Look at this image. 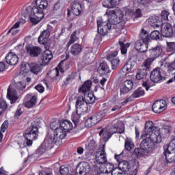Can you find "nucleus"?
Returning a JSON list of instances; mask_svg holds the SVG:
<instances>
[{
	"instance_id": "43",
	"label": "nucleus",
	"mask_w": 175,
	"mask_h": 175,
	"mask_svg": "<svg viewBox=\"0 0 175 175\" xmlns=\"http://www.w3.org/2000/svg\"><path fill=\"white\" fill-rule=\"evenodd\" d=\"M122 85L131 90L133 88V82L131 80H126L123 82Z\"/></svg>"
},
{
	"instance_id": "4",
	"label": "nucleus",
	"mask_w": 175,
	"mask_h": 175,
	"mask_svg": "<svg viewBox=\"0 0 175 175\" xmlns=\"http://www.w3.org/2000/svg\"><path fill=\"white\" fill-rule=\"evenodd\" d=\"M50 126L51 129L54 131L53 136H51L53 144L54 143L59 142V140H62V139H65V137L66 136V131L61 127L59 120L51 122Z\"/></svg>"
},
{
	"instance_id": "29",
	"label": "nucleus",
	"mask_w": 175,
	"mask_h": 175,
	"mask_svg": "<svg viewBox=\"0 0 175 175\" xmlns=\"http://www.w3.org/2000/svg\"><path fill=\"white\" fill-rule=\"evenodd\" d=\"M124 42H125V38H122L119 40L121 54H122V55H125V54L128 53V49H129V47L131 46V43L128 42L124 44Z\"/></svg>"
},
{
	"instance_id": "6",
	"label": "nucleus",
	"mask_w": 175,
	"mask_h": 175,
	"mask_svg": "<svg viewBox=\"0 0 175 175\" xmlns=\"http://www.w3.org/2000/svg\"><path fill=\"white\" fill-rule=\"evenodd\" d=\"M164 155L168 163H173L175 162V138L170 142L168 144L163 146Z\"/></svg>"
},
{
	"instance_id": "46",
	"label": "nucleus",
	"mask_w": 175,
	"mask_h": 175,
	"mask_svg": "<svg viewBox=\"0 0 175 175\" xmlns=\"http://www.w3.org/2000/svg\"><path fill=\"white\" fill-rule=\"evenodd\" d=\"M61 175H68L69 174V168L65 165H62L59 168Z\"/></svg>"
},
{
	"instance_id": "21",
	"label": "nucleus",
	"mask_w": 175,
	"mask_h": 175,
	"mask_svg": "<svg viewBox=\"0 0 175 175\" xmlns=\"http://www.w3.org/2000/svg\"><path fill=\"white\" fill-rule=\"evenodd\" d=\"M7 97L10 99L11 103H14V102L18 99L17 92L16 91V89L13 88V85H10L8 88Z\"/></svg>"
},
{
	"instance_id": "58",
	"label": "nucleus",
	"mask_w": 175,
	"mask_h": 175,
	"mask_svg": "<svg viewBox=\"0 0 175 175\" xmlns=\"http://www.w3.org/2000/svg\"><path fill=\"white\" fill-rule=\"evenodd\" d=\"M115 129H116V131H113V133H124L125 132V129H124V127H116L115 128Z\"/></svg>"
},
{
	"instance_id": "1",
	"label": "nucleus",
	"mask_w": 175,
	"mask_h": 175,
	"mask_svg": "<svg viewBox=\"0 0 175 175\" xmlns=\"http://www.w3.org/2000/svg\"><path fill=\"white\" fill-rule=\"evenodd\" d=\"M144 129L145 133L141 135V139H143V140L140 143L139 148L134 150L133 154L137 158L150 157L155 150V144H159L162 142L161 129L156 126L154 122L147 121Z\"/></svg>"
},
{
	"instance_id": "33",
	"label": "nucleus",
	"mask_w": 175,
	"mask_h": 175,
	"mask_svg": "<svg viewBox=\"0 0 175 175\" xmlns=\"http://www.w3.org/2000/svg\"><path fill=\"white\" fill-rule=\"evenodd\" d=\"M143 43L142 40H138L135 42L134 47L137 51H140V53H146L148 49L146 47V44H143ZM143 47H145V49Z\"/></svg>"
},
{
	"instance_id": "23",
	"label": "nucleus",
	"mask_w": 175,
	"mask_h": 175,
	"mask_svg": "<svg viewBox=\"0 0 175 175\" xmlns=\"http://www.w3.org/2000/svg\"><path fill=\"white\" fill-rule=\"evenodd\" d=\"M42 64L44 66L46 65H49L50 64V61L53 59V53L50 50H46L42 55L41 57Z\"/></svg>"
},
{
	"instance_id": "14",
	"label": "nucleus",
	"mask_w": 175,
	"mask_h": 175,
	"mask_svg": "<svg viewBox=\"0 0 175 175\" xmlns=\"http://www.w3.org/2000/svg\"><path fill=\"white\" fill-rule=\"evenodd\" d=\"M100 121H102V115L100 113H95L86 120L85 125L87 128H92L94 125L99 124Z\"/></svg>"
},
{
	"instance_id": "10",
	"label": "nucleus",
	"mask_w": 175,
	"mask_h": 175,
	"mask_svg": "<svg viewBox=\"0 0 175 175\" xmlns=\"http://www.w3.org/2000/svg\"><path fill=\"white\" fill-rule=\"evenodd\" d=\"M98 32L100 35L105 36L111 29V23L109 21L103 22L102 21H97Z\"/></svg>"
},
{
	"instance_id": "52",
	"label": "nucleus",
	"mask_w": 175,
	"mask_h": 175,
	"mask_svg": "<svg viewBox=\"0 0 175 175\" xmlns=\"http://www.w3.org/2000/svg\"><path fill=\"white\" fill-rule=\"evenodd\" d=\"M117 55H118V51H115L107 57V59L108 61L110 59H116V57H117Z\"/></svg>"
},
{
	"instance_id": "20",
	"label": "nucleus",
	"mask_w": 175,
	"mask_h": 175,
	"mask_svg": "<svg viewBox=\"0 0 175 175\" xmlns=\"http://www.w3.org/2000/svg\"><path fill=\"white\" fill-rule=\"evenodd\" d=\"M116 169H114V165L110 163H104L103 164H101L99 167V172L102 174H109V173H111L114 172Z\"/></svg>"
},
{
	"instance_id": "38",
	"label": "nucleus",
	"mask_w": 175,
	"mask_h": 175,
	"mask_svg": "<svg viewBox=\"0 0 175 175\" xmlns=\"http://www.w3.org/2000/svg\"><path fill=\"white\" fill-rule=\"evenodd\" d=\"M81 118V113L77 111L76 109V112H73L72 113V120L74 124H77V122H80V118Z\"/></svg>"
},
{
	"instance_id": "2",
	"label": "nucleus",
	"mask_w": 175,
	"mask_h": 175,
	"mask_svg": "<svg viewBox=\"0 0 175 175\" xmlns=\"http://www.w3.org/2000/svg\"><path fill=\"white\" fill-rule=\"evenodd\" d=\"M36 6L33 7L29 12V19L31 23L34 25L38 24L40 21H42L44 17V12L43 10L47 9L49 6V1L47 0H36Z\"/></svg>"
},
{
	"instance_id": "16",
	"label": "nucleus",
	"mask_w": 175,
	"mask_h": 175,
	"mask_svg": "<svg viewBox=\"0 0 175 175\" xmlns=\"http://www.w3.org/2000/svg\"><path fill=\"white\" fill-rule=\"evenodd\" d=\"M96 162L99 165H103L107 162V154L105 151V148H102L100 151H98L95 156Z\"/></svg>"
},
{
	"instance_id": "39",
	"label": "nucleus",
	"mask_w": 175,
	"mask_h": 175,
	"mask_svg": "<svg viewBox=\"0 0 175 175\" xmlns=\"http://www.w3.org/2000/svg\"><path fill=\"white\" fill-rule=\"evenodd\" d=\"M146 94L144 90L142 88H139L132 94L133 98H140V96H143Z\"/></svg>"
},
{
	"instance_id": "32",
	"label": "nucleus",
	"mask_w": 175,
	"mask_h": 175,
	"mask_svg": "<svg viewBox=\"0 0 175 175\" xmlns=\"http://www.w3.org/2000/svg\"><path fill=\"white\" fill-rule=\"evenodd\" d=\"M30 71L34 75H38L42 72V65L36 63H31L29 64Z\"/></svg>"
},
{
	"instance_id": "49",
	"label": "nucleus",
	"mask_w": 175,
	"mask_h": 175,
	"mask_svg": "<svg viewBox=\"0 0 175 175\" xmlns=\"http://www.w3.org/2000/svg\"><path fill=\"white\" fill-rule=\"evenodd\" d=\"M14 87L16 89V90H24L26 87L25 83H23V82H17L14 85Z\"/></svg>"
},
{
	"instance_id": "7",
	"label": "nucleus",
	"mask_w": 175,
	"mask_h": 175,
	"mask_svg": "<svg viewBox=\"0 0 175 175\" xmlns=\"http://www.w3.org/2000/svg\"><path fill=\"white\" fill-rule=\"evenodd\" d=\"M105 14L108 16L109 23L112 25H117L124 20V12L120 10H107Z\"/></svg>"
},
{
	"instance_id": "55",
	"label": "nucleus",
	"mask_w": 175,
	"mask_h": 175,
	"mask_svg": "<svg viewBox=\"0 0 175 175\" xmlns=\"http://www.w3.org/2000/svg\"><path fill=\"white\" fill-rule=\"evenodd\" d=\"M103 6L108 9L111 8V4L110 0H104L103 2Z\"/></svg>"
},
{
	"instance_id": "5",
	"label": "nucleus",
	"mask_w": 175,
	"mask_h": 175,
	"mask_svg": "<svg viewBox=\"0 0 175 175\" xmlns=\"http://www.w3.org/2000/svg\"><path fill=\"white\" fill-rule=\"evenodd\" d=\"M38 133L39 130L38 129V124H36V122H33L27 129L26 133L24 135V137L27 140V146H32V140H36V139H38Z\"/></svg>"
},
{
	"instance_id": "17",
	"label": "nucleus",
	"mask_w": 175,
	"mask_h": 175,
	"mask_svg": "<svg viewBox=\"0 0 175 175\" xmlns=\"http://www.w3.org/2000/svg\"><path fill=\"white\" fill-rule=\"evenodd\" d=\"M91 171V165H90V163L86 161H83L79 167H77V173H79V174H88Z\"/></svg>"
},
{
	"instance_id": "44",
	"label": "nucleus",
	"mask_w": 175,
	"mask_h": 175,
	"mask_svg": "<svg viewBox=\"0 0 175 175\" xmlns=\"http://www.w3.org/2000/svg\"><path fill=\"white\" fill-rule=\"evenodd\" d=\"M76 31H73L70 36V38L69 42H68V46H70V44H73L77 40V37L76 36Z\"/></svg>"
},
{
	"instance_id": "47",
	"label": "nucleus",
	"mask_w": 175,
	"mask_h": 175,
	"mask_svg": "<svg viewBox=\"0 0 175 175\" xmlns=\"http://www.w3.org/2000/svg\"><path fill=\"white\" fill-rule=\"evenodd\" d=\"M150 38L153 40H159V32L157 30H154L150 33Z\"/></svg>"
},
{
	"instance_id": "61",
	"label": "nucleus",
	"mask_w": 175,
	"mask_h": 175,
	"mask_svg": "<svg viewBox=\"0 0 175 175\" xmlns=\"http://www.w3.org/2000/svg\"><path fill=\"white\" fill-rule=\"evenodd\" d=\"M111 8H116L118 3H120V0H110Z\"/></svg>"
},
{
	"instance_id": "48",
	"label": "nucleus",
	"mask_w": 175,
	"mask_h": 175,
	"mask_svg": "<svg viewBox=\"0 0 175 175\" xmlns=\"http://www.w3.org/2000/svg\"><path fill=\"white\" fill-rule=\"evenodd\" d=\"M89 150H94L96 147V142L94 139H90L88 143Z\"/></svg>"
},
{
	"instance_id": "59",
	"label": "nucleus",
	"mask_w": 175,
	"mask_h": 175,
	"mask_svg": "<svg viewBox=\"0 0 175 175\" xmlns=\"http://www.w3.org/2000/svg\"><path fill=\"white\" fill-rule=\"evenodd\" d=\"M21 114H23V111H21V108L18 107L14 114V118H18Z\"/></svg>"
},
{
	"instance_id": "11",
	"label": "nucleus",
	"mask_w": 175,
	"mask_h": 175,
	"mask_svg": "<svg viewBox=\"0 0 175 175\" xmlns=\"http://www.w3.org/2000/svg\"><path fill=\"white\" fill-rule=\"evenodd\" d=\"M77 111L79 113H87L88 111V104L84 101V97L79 96L75 103Z\"/></svg>"
},
{
	"instance_id": "42",
	"label": "nucleus",
	"mask_w": 175,
	"mask_h": 175,
	"mask_svg": "<svg viewBox=\"0 0 175 175\" xmlns=\"http://www.w3.org/2000/svg\"><path fill=\"white\" fill-rule=\"evenodd\" d=\"M108 61H110L111 64V69H113V70L117 69V67L120 65V59L118 58L111 59Z\"/></svg>"
},
{
	"instance_id": "28",
	"label": "nucleus",
	"mask_w": 175,
	"mask_h": 175,
	"mask_svg": "<svg viewBox=\"0 0 175 175\" xmlns=\"http://www.w3.org/2000/svg\"><path fill=\"white\" fill-rule=\"evenodd\" d=\"M71 10L72 13L75 14V16H80L81 14V4L77 1H74L71 4Z\"/></svg>"
},
{
	"instance_id": "62",
	"label": "nucleus",
	"mask_w": 175,
	"mask_h": 175,
	"mask_svg": "<svg viewBox=\"0 0 175 175\" xmlns=\"http://www.w3.org/2000/svg\"><path fill=\"white\" fill-rule=\"evenodd\" d=\"M36 90L38 91V92H43L44 91V88L42 85H37L35 87Z\"/></svg>"
},
{
	"instance_id": "56",
	"label": "nucleus",
	"mask_w": 175,
	"mask_h": 175,
	"mask_svg": "<svg viewBox=\"0 0 175 175\" xmlns=\"http://www.w3.org/2000/svg\"><path fill=\"white\" fill-rule=\"evenodd\" d=\"M126 75H128L126 71H124L123 68H122L119 72L120 79H125L126 77Z\"/></svg>"
},
{
	"instance_id": "15",
	"label": "nucleus",
	"mask_w": 175,
	"mask_h": 175,
	"mask_svg": "<svg viewBox=\"0 0 175 175\" xmlns=\"http://www.w3.org/2000/svg\"><path fill=\"white\" fill-rule=\"evenodd\" d=\"M161 33L164 38H172L173 36V27L169 23L161 25Z\"/></svg>"
},
{
	"instance_id": "53",
	"label": "nucleus",
	"mask_w": 175,
	"mask_h": 175,
	"mask_svg": "<svg viewBox=\"0 0 175 175\" xmlns=\"http://www.w3.org/2000/svg\"><path fill=\"white\" fill-rule=\"evenodd\" d=\"M138 3H140V5H144V6H148L151 2H152V0H137Z\"/></svg>"
},
{
	"instance_id": "3",
	"label": "nucleus",
	"mask_w": 175,
	"mask_h": 175,
	"mask_svg": "<svg viewBox=\"0 0 175 175\" xmlns=\"http://www.w3.org/2000/svg\"><path fill=\"white\" fill-rule=\"evenodd\" d=\"M91 87H92V81H91V80H88L85 81L82 85V87L79 89V92L81 95H84L83 100L88 105H91V103H94V102H95L94 94L90 93Z\"/></svg>"
},
{
	"instance_id": "40",
	"label": "nucleus",
	"mask_w": 175,
	"mask_h": 175,
	"mask_svg": "<svg viewBox=\"0 0 175 175\" xmlns=\"http://www.w3.org/2000/svg\"><path fill=\"white\" fill-rule=\"evenodd\" d=\"M124 147L127 150V151H131V150H132L135 147V144H133L132 139H126V140L125 141Z\"/></svg>"
},
{
	"instance_id": "25",
	"label": "nucleus",
	"mask_w": 175,
	"mask_h": 175,
	"mask_svg": "<svg viewBox=\"0 0 175 175\" xmlns=\"http://www.w3.org/2000/svg\"><path fill=\"white\" fill-rule=\"evenodd\" d=\"M5 61L8 65H17V62H18V56H17L16 53L10 52L5 57Z\"/></svg>"
},
{
	"instance_id": "63",
	"label": "nucleus",
	"mask_w": 175,
	"mask_h": 175,
	"mask_svg": "<svg viewBox=\"0 0 175 175\" xmlns=\"http://www.w3.org/2000/svg\"><path fill=\"white\" fill-rule=\"evenodd\" d=\"M39 175H53V172L50 170L42 171Z\"/></svg>"
},
{
	"instance_id": "9",
	"label": "nucleus",
	"mask_w": 175,
	"mask_h": 175,
	"mask_svg": "<svg viewBox=\"0 0 175 175\" xmlns=\"http://www.w3.org/2000/svg\"><path fill=\"white\" fill-rule=\"evenodd\" d=\"M163 52V49H162V46L157 45L155 47H153L146 51V55L148 58H151L154 61L156 60L157 58L161 57L162 55V53Z\"/></svg>"
},
{
	"instance_id": "35",
	"label": "nucleus",
	"mask_w": 175,
	"mask_h": 175,
	"mask_svg": "<svg viewBox=\"0 0 175 175\" xmlns=\"http://www.w3.org/2000/svg\"><path fill=\"white\" fill-rule=\"evenodd\" d=\"M166 51L167 53H171L175 54V42H166Z\"/></svg>"
},
{
	"instance_id": "64",
	"label": "nucleus",
	"mask_w": 175,
	"mask_h": 175,
	"mask_svg": "<svg viewBox=\"0 0 175 175\" xmlns=\"http://www.w3.org/2000/svg\"><path fill=\"white\" fill-rule=\"evenodd\" d=\"M121 109V105H116L115 106H113L111 111H117V110H120Z\"/></svg>"
},
{
	"instance_id": "60",
	"label": "nucleus",
	"mask_w": 175,
	"mask_h": 175,
	"mask_svg": "<svg viewBox=\"0 0 175 175\" xmlns=\"http://www.w3.org/2000/svg\"><path fill=\"white\" fill-rule=\"evenodd\" d=\"M0 109H2L3 111L8 109V104L6 103V101L3 100L0 103Z\"/></svg>"
},
{
	"instance_id": "26",
	"label": "nucleus",
	"mask_w": 175,
	"mask_h": 175,
	"mask_svg": "<svg viewBox=\"0 0 175 175\" xmlns=\"http://www.w3.org/2000/svg\"><path fill=\"white\" fill-rule=\"evenodd\" d=\"M83 51V45L79 44V43H75L73 44L70 50V54L72 55H74V57H77V55H80V53Z\"/></svg>"
},
{
	"instance_id": "12",
	"label": "nucleus",
	"mask_w": 175,
	"mask_h": 175,
	"mask_svg": "<svg viewBox=\"0 0 175 175\" xmlns=\"http://www.w3.org/2000/svg\"><path fill=\"white\" fill-rule=\"evenodd\" d=\"M152 109L154 113L157 114L162 113V111H165L167 109V103H166V100H157L152 105Z\"/></svg>"
},
{
	"instance_id": "13",
	"label": "nucleus",
	"mask_w": 175,
	"mask_h": 175,
	"mask_svg": "<svg viewBox=\"0 0 175 175\" xmlns=\"http://www.w3.org/2000/svg\"><path fill=\"white\" fill-rule=\"evenodd\" d=\"M53 28L51 25H48L47 29L44 30L38 37V43L40 44H46L49 42V38H50V33H51Z\"/></svg>"
},
{
	"instance_id": "45",
	"label": "nucleus",
	"mask_w": 175,
	"mask_h": 175,
	"mask_svg": "<svg viewBox=\"0 0 175 175\" xmlns=\"http://www.w3.org/2000/svg\"><path fill=\"white\" fill-rule=\"evenodd\" d=\"M154 60L151 57H148L146 60L144 61L143 65L146 69H150V66H151V64L154 62Z\"/></svg>"
},
{
	"instance_id": "51",
	"label": "nucleus",
	"mask_w": 175,
	"mask_h": 175,
	"mask_svg": "<svg viewBox=\"0 0 175 175\" xmlns=\"http://www.w3.org/2000/svg\"><path fill=\"white\" fill-rule=\"evenodd\" d=\"M129 91H131L130 89L126 88L125 86H124V85H122L120 89V95H126V94H128Z\"/></svg>"
},
{
	"instance_id": "19",
	"label": "nucleus",
	"mask_w": 175,
	"mask_h": 175,
	"mask_svg": "<svg viewBox=\"0 0 175 175\" xmlns=\"http://www.w3.org/2000/svg\"><path fill=\"white\" fill-rule=\"evenodd\" d=\"M25 99V100H27L25 104L27 109L33 107V106L36 105V102H38V97L36 95H32L31 94H27Z\"/></svg>"
},
{
	"instance_id": "57",
	"label": "nucleus",
	"mask_w": 175,
	"mask_h": 175,
	"mask_svg": "<svg viewBox=\"0 0 175 175\" xmlns=\"http://www.w3.org/2000/svg\"><path fill=\"white\" fill-rule=\"evenodd\" d=\"M111 175H129L128 173L126 172H120L118 171V168H115L113 170V172L111 173Z\"/></svg>"
},
{
	"instance_id": "24",
	"label": "nucleus",
	"mask_w": 175,
	"mask_h": 175,
	"mask_svg": "<svg viewBox=\"0 0 175 175\" xmlns=\"http://www.w3.org/2000/svg\"><path fill=\"white\" fill-rule=\"evenodd\" d=\"M27 53L30 57H39L42 53V49L38 46H26Z\"/></svg>"
},
{
	"instance_id": "31",
	"label": "nucleus",
	"mask_w": 175,
	"mask_h": 175,
	"mask_svg": "<svg viewBox=\"0 0 175 175\" xmlns=\"http://www.w3.org/2000/svg\"><path fill=\"white\" fill-rule=\"evenodd\" d=\"M102 135L104 142H107V140H109V139L113 136V133H111L110 129H103L99 133V136H102Z\"/></svg>"
},
{
	"instance_id": "37",
	"label": "nucleus",
	"mask_w": 175,
	"mask_h": 175,
	"mask_svg": "<svg viewBox=\"0 0 175 175\" xmlns=\"http://www.w3.org/2000/svg\"><path fill=\"white\" fill-rule=\"evenodd\" d=\"M146 76H147V70L146 69H142L137 71L135 79H137V80H142Z\"/></svg>"
},
{
	"instance_id": "8",
	"label": "nucleus",
	"mask_w": 175,
	"mask_h": 175,
	"mask_svg": "<svg viewBox=\"0 0 175 175\" xmlns=\"http://www.w3.org/2000/svg\"><path fill=\"white\" fill-rule=\"evenodd\" d=\"M53 147H54V141L53 140V137H51V135H48L46 137L44 142L37 149L36 152L38 154V155H43L46 151L51 150Z\"/></svg>"
},
{
	"instance_id": "34",
	"label": "nucleus",
	"mask_w": 175,
	"mask_h": 175,
	"mask_svg": "<svg viewBox=\"0 0 175 175\" xmlns=\"http://www.w3.org/2000/svg\"><path fill=\"white\" fill-rule=\"evenodd\" d=\"M154 85H155V82L152 79H146L142 83V87L145 88L146 91H148Z\"/></svg>"
},
{
	"instance_id": "27",
	"label": "nucleus",
	"mask_w": 175,
	"mask_h": 175,
	"mask_svg": "<svg viewBox=\"0 0 175 175\" xmlns=\"http://www.w3.org/2000/svg\"><path fill=\"white\" fill-rule=\"evenodd\" d=\"M139 36V40L144 43L145 47H146V49H148V42H150V36H148V32L144 30V29H142Z\"/></svg>"
},
{
	"instance_id": "41",
	"label": "nucleus",
	"mask_w": 175,
	"mask_h": 175,
	"mask_svg": "<svg viewBox=\"0 0 175 175\" xmlns=\"http://www.w3.org/2000/svg\"><path fill=\"white\" fill-rule=\"evenodd\" d=\"M122 69H123V70L126 72L128 74L131 73L132 69H133V65H132V63L131 62H127L124 64Z\"/></svg>"
},
{
	"instance_id": "50",
	"label": "nucleus",
	"mask_w": 175,
	"mask_h": 175,
	"mask_svg": "<svg viewBox=\"0 0 175 175\" xmlns=\"http://www.w3.org/2000/svg\"><path fill=\"white\" fill-rule=\"evenodd\" d=\"M169 14H170V13H169V11H162L161 14L162 20H164V21H167V20H169Z\"/></svg>"
},
{
	"instance_id": "18",
	"label": "nucleus",
	"mask_w": 175,
	"mask_h": 175,
	"mask_svg": "<svg viewBox=\"0 0 175 175\" xmlns=\"http://www.w3.org/2000/svg\"><path fill=\"white\" fill-rule=\"evenodd\" d=\"M150 79L154 83H161L165 80V78L161 75L159 68H155L150 73Z\"/></svg>"
},
{
	"instance_id": "22",
	"label": "nucleus",
	"mask_w": 175,
	"mask_h": 175,
	"mask_svg": "<svg viewBox=\"0 0 175 175\" xmlns=\"http://www.w3.org/2000/svg\"><path fill=\"white\" fill-rule=\"evenodd\" d=\"M97 72L101 76H105L110 72V68L109 67V64L106 62H103L100 63L98 67L97 68Z\"/></svg>"
},
{
	"instance_id": "54",
	"label": "nucleus",
	"mask_w": 175,
	"mask_h": 175,
	"mask_svg": "<svg viewBox=\"0 0 175 175\" xmlns=\"http://www.w3.org/2000/svg\"><path fill=\"white\" fill-rule=\"evenodd\" d=\"M8 126H9V122L8 121H5L0 129L1 132H6V130L8 129Z\"/></svg>"
},
{
	"instance_id": "30",
	"label": "nucleus",
	"mask_w": 175,
	"mask_h": 175,
	"mask_svg": "<svg viewBox=\"0 0 175 175\" xmlns=\"http://www.w3.org/2000/svg\"><path fill=\"white\" fill-rule=\"evenodd\" d=\"M60 127L64 129V131L70 132L73 129V124L69 120H64L62 122H59Z\"/></svg>"
},
{
	"instance_id": "36",
	"label": "nucleus",
	"mask_w": 175,
	"mask_h": 175,
	"mask_svg": "<svg viewBox=\"0 0 175 175\" xmlns=\"http://www.w3.org/2000/svg\"><path fill=\"white\" fill-rule=\"evenodd\" d=\"M75 79H76V72H71L66 77V80L64 81V85L70 84Z\"/></svg>"
}]
</instances>
